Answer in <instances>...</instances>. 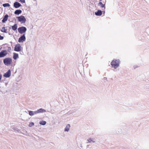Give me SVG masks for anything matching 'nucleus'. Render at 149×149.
Masks as SVG:
<instances>
[{
	"instance_id": "nucleus-1",
	"label": "nucleus",
	"mask_w": 149,
	"mask_h": 149,
	"mask_svg": "<svg viewBox=\"0 0 149 149\" xmlns=\"http://www.w3.org/2000/svg\"><path fill=\"white\" fill-rule=\"evenodd\" d=\"M119 61L118 60L113 59L111 63L112 67L114 68H117L119 66Z\"/></svg>"
},
{
	"instance_id": "nucleus-2",
	"label": "nucleus",
	"mask_w": 149,
	"mask_h": 149,
	"mask_svg": "<svg viewBox=\"0 0 149 149\" xmlns=\"http://www.w3.org/2000/svg\"><path fill=\"white\" fill-rule=\"evenodd\" d=\"M3 63L5 65H10L12 62V59L9 58H5L3 61Z\"/></svg>"
},
{
	"instance_id": "nucleus-3",
	"label": "nucleus",
	"mask_w": 149,
	"mask_h": 149,
	"mask_svg": "<svg viewBox=\"0 0 149 149\" xmlns=\"http://www.w3.org/2000/svg\"><path fill=\"white\" fill-rule=\"evenodd\" d=\"M18 32L21 34H24L25 33L26 31V29L25 27L22 26L19 28L18 29Z\"/></svg>"
},
{
	"instance_id": "nucleus-4",
	"label": "nucleus",
	"mask_w": 149,
	"mask_h": 149,
	"mask_svg": "<svg viewBox=\"0 0 149 149\" xmlns=\"http://www.w3.org/2000/svg\"><path fill=\"white\" fill-rule=\"evenodd\" d=\"M17 18L18 21L20 22L21 23H24L25 22L26 19L24 16L21 15L19 17H17Z\"/></svg>"
},
{
	"instance_id": "nucleus-5",
	"label": "nucleus",
	"mask_w": 149,
	"mask_h": 149,
	"mask_svg": "<svg viewBox=\"0 0 149 149\" xmlns=\"http://www.w3.org/2000/svg\"><path fill=\"white\" fill-rule=\"evenodd\" d=\"M26 40L25 34H24L19 39L18 42H23Z\"/></svg>"
},
{
	"instance_id": "nucleus-6",
	"label": "nucleus",
	"mask_w": 149,
	"mask_h": 149,
	"mask_svg": "<svg viewBox=\"0 0 149 149\" xmlns=\"http://www.w3.org/2000/svg\"><path fill=\"white\" fill-rule=\"evenodd\" d=\"M14 50L17 52H19L21 50V47L19 44L17 45L15 47Z\"/></svg>"
},
{
	"instance_id": "nucleus-7",
	"label": "nucleus",
	"mask_w": 149,
	"mask_h": 149,
	"mask_svg": "<svg viewBox=\"0 0 149 149\" xmlns=\"http://www.w3.org/2000/svg\"><path fill=\"white\" fill-rule=\"evenodd\" d=\"M7 54V52L6 50H3L2 51L0 52V57L2 58L4 57Z\"/></svg>"
},
{
	"instance_id": "nucleus-8",
	"label": "nucleus",
	"mask_w": 149,
	"mask_h": 149,
	"mask_svg": "<svg viewBox=\"0 0 149 149\" xmlns=\"http://www.w3.org/2000/svg\"><path fill=\"white\" fill-rule=\"evenodd\" d=\"M11 75V71L9 70L8 71L4 74L3 76L6 78L9 77Z\"/></svg>"
},
{
	"instance_id": "nucleus-9",
	"label": "nucleus",
	"mask_w": 149,
	"mask_h": 149,
	"mask_svg": "<svg viewBox=\"0 0 149 149\" xmlns=\"http://www.w3.org/2000/svg\"><path fill=\"white\" fill-rule=\"evenodd\" d=\"M21 5L18 2H15L14 3V6L15 8H17L20 7Z\"/></svg>"
},
{
	"instance_id": "nucleus-10",
	"label": "nucleus",
	"mask_w": 149,
	"mask_h": 149,
	"mask_svg": "<svg viewBox=\"0 0 149 149\" xmlns=\"http://www.w3.org/2000/svg\"><path fill=\"white\" fill-rule=\"evenodd\" d=\"M8 17V16L7 15H6L4 16L2 20V22L3 23L5 22L7 20Z\"/></svg>"
},
{
	"instance_id": "nucleus-11",
	"label": "nucleus",
	"mask_w": 149,
	"mask_h": 149,
	"mask_svg": "<svg viewBox=\"0 0 149 149\" xmlns=\"http://www.w3.org/2000/svg\"><path fill=\"white\" fill-rule=\"evenodd\" d=\"M70 127V124H68L66 126V127L64 131L65 132H68L69 130V129Z\"/></svg>"
},
{
	"instance_id": "nucleus-12",
	"label": "nucleus",
	"mask_w": 149,
	"mask_h": 149,
	"mask_svg": "<svg viewBox=\"0 0 149 149\" xmlns=\"http://www.w3.org/2000/svg\"><path fill=\"white\" fill-rule=\"evenodd\" d=\"M45 110L42 109H38L37 111H36V113H38L41 112H45Z\"/></svg>"
},
{
	"instance_id": "nucleus-13",
	"label": "nucleus",
	"mask_w": 149,
	"mask_h": 149,
	"mask_svg": "<svg viewBox=\"0 0 149 149\" xmlns=\"http://www.w3.org/2000/svg\"><path fill=\"white\" fill-rule=\"evenodd\" d=\"M95 14L97 16H100L102 14V12L100 10H98L97 12H95Z\"/></svg>"
},
{
	"instance_id": "nucleus-14",
	"label": "nucleus",
	"mask_w": 149,
	"mask_h": 149,
	"mask_svg": "<svg viewBox=\"0 0 149 149\" xmlns=\"http://www.w3.org/2000/svg\"><path fill=\"white\" fill-rule=\"evenodd\" d=\"M29 114L31 116H32L34 114H37L36 111H29Z\"/></svg>"
},
{
	"instance_id": "nucleus-15",
	"label": "nucleus",
	"mask_w": 149,
	"mask_h": 149,
	"mask_svg": "<svg viewBox=\"0 0 149 149\" xmlns=\"http://www.w3.org/2000/svg\"><path fill=\"white\" fill-rule=\"evenodd\" d=\"M22 12L21 10H17L15 12V14L16 15H19L21 14Z\"/></svg>"
},
{
	"instance_id": "nucleus-16",
	"label": "nucleus",
	"mask_w": 149,
	"mask_h": 149,
	"mask_svg": "<svg viewBox=\"0 0 149 149\" xmlns=\"http://www.w3.org/2000/svg\"><path fill=\"white\" fill-rule=\"evenodd\" d=\"M17 24H15L14 25L12 26V29L14 31H15L17 30Z\"/></svg>"
},
{
	"instance_id": "nucleus-17",
	"label": "nucleus",
	"mask_w": 149,
	"mask_h": 149,
	"mask_svg": "<svg viewBox=\"0 0 149 149\" xmlns=\"http://www.w3.org/2000/svg\"><path fill=\"white\" fill-rule=\"evenodd\" d=\"M18 55L17 54L14 53L13 56V58L14 59L16 60L17 58H18Z\"/></svg>"
},
{
	"instance_id": "nucleus-18",
	"label": "nucleus",
	"mask_w": 149,
	"mask_h": 149,
	"mask_svg": "<svg viewBox=\"0 0 149 149\" xmlns=\"http://www.w3.org/2000/svg\"><path fill=\"white\" fill-rule=\"evenodd\" d=\"M99 6H100L102 8H104V9H105V5L103 4L101 2H100L99 3Z\"/></svg>"
},
{
	"instance_id": "nucleus-19",
	"label": "nucleus",
	"mask_w": 149,
	"mask_h": 149,
	"mask_svg": "<svg viewBox=\"0 0 149 149\" xmlns=\"http://www.w3.org/2000/svg\"><path fill=\"white\" fill-rule=\"evenodd\" d=\"M1 31L2 32L6 33L7 31V29H6L5 27H3L2 28Z\"/></svg>"
},
{
	"instance_id": "nucleus-20",
	"label": "nucleus",
	"mask_w": 149,
	"mask_h": 149,
	"mask_svg": "<svg viewBox=\"0 0 149 149\" xmlns=\"http://www.w3.org/2000/svg\"><path fill=\"white\" fill-rule=\"evenodd\" d=\"M46 122L45 121H40V124L41 125H45L46 124Z\"/></svg>"
},
{
	"instance_id": "nucleus-21",
	"label": "nucleus",
	"mask_w": 149,
	"mask_h": 149,
	"mask_svg": "<svg viewBox=\"0 0 149 149\" xmlns=\"http://www.w3.org/2000/svg\"><path fill=\"white\" fill-rule=\"evenodd\" d=\"M3 6L4 7H9L10 6V4L8 3L3 4Z\"/></svg>"
},
{
	"instance_id": "nucleus-22",
	"label": "nucleus",
	"mask_w": 149,
	"mask_h": 149,
	"mask_svg": "<svg viewBox=\"0 0 149 149\" xmlns=\"http://www.w3.org/2000/svg\"><path fill=\"white\" fill-rule=\"evenodd\" d=\"M34 125V123L33 122L30 123L29 125V127H31Z\"/></svg>"
},
{
	"instance_id": "nucleus-23",
	"label": "nucleus",
	"mask_w": 149,
	"mask_h": 149,
	"mask_svg": "<svg viewBox=\"0 0 149 149\" xmlns=\"http://www.w3.org/2000/svg\"><path fill=\"white\" fill-rule=\"evenodd\" d=\"M87 141H88V143H90L93 141L92 139L91 138L88 139Z\"/></svg>"
},
{
	"instance_id": "nucleus-24",
	"label": "nucleus",
	"mask_w": 149,
	"mask_h": 149,
	"mask_svg": "<svg viewBox=\"0 0 149 149\" xmlns=\"http://www.w3.org/2000/svg\"><path fill=\"white\" fill-rule=\"evenodd\" d=\"M3 36H1L0 35V40H3Z\"/></svg>"
},
{
	"instance_id": "nucleus-25",
	"label": "nucleus",
	"mask_w": 149,
	"mask_h": 149,
	"mask_svg": "<svg viewBox=\"0 0 149 149\" xmlns=\"http://www.w3.org/2000/svg\"><path fill=\"white\" fill-rule=\"evenodd\" d=\"M22 2H23V3H24L25 2V0H22Z\"/></svg>"
}]
</instances>
